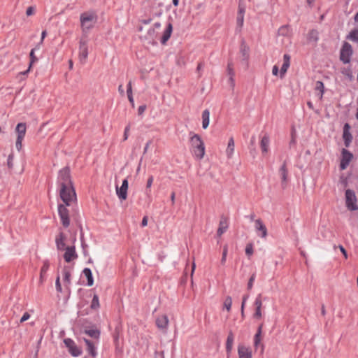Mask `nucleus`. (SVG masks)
I'll list each match as a JSON object with an SVG mask.
<instances>
[{"instance_id":"obj_1","label":"nucleus","mask_w":358,"mask_h":358,"mask_svg":"<svg viewBox=\"0 0 358 358\" xmlns=\"http://www.w3.org/2000/svg\"><path fill=\"white\" fill-rule=\"evenodd\" d=\"M97 18V15L94 11L85 12L80 15V20L83 34H87V32L93 28Z\"/></svg>"},{"instance_id":"obj_2","label":"nucleus","mask_w":358,"mask_h":358,"mask_svg":"<svg viewBox=\"0 0 358 358\" xmlns=\"http://www.w3.org/2000/svg\"><path fill=\"white\" fill-rule=\"evenodd\" d=\"M59 196L67 206H71L73 202H76L77 199L73 185L66 186L64 191L63 187H61Z\"/></svg>"},{"instance_id":"obj_3","label":"nucleus","mask_w":358,"mask_h":358,"mask_svg":"<svg viewBox=\"0 0 358 358\" xmlns=\"http://www.w3.org/2000/svg\"><path fill=\"white\" fill-rule=\"evenodd\" d=\"M190 143L195 156L199 159H202L205 155V146L200 136L198 134H194L191 136Z\"/></svg>"},{"instance_id":"obj_4","label":"nucleus","mask_w":358,"mask_h":358,"mask_svg":"<svg viewBox=\"0 0 358 358\" xmlns=\"http://www.w3.org/2000/svg\"><path fill=\"white\" fill-rule=\"evenodd\" d=\"M87 36L83 34L79 41L78 59L81 64H85L88 57Z\"/></svg>"},{"instance_id":"obj_5","label":"nucleus","mask_w":358,"mask_h":358,"mask_svg":"<svg viewBox=\"0 0 358 358\" xmlns=\"http://www.w3.org/2000/svg\"><path fill=\"white\" fill-rule=\"evenodd\" d=\"M59 180L63 190L66 186L73 185L71 179L70 169L69 167H64L59 171Z\"/></svg>"},{"instance_id":"obj_6","label":"nucleus","mask_w":358,"mask_h":358,"mask_svg":"<svg viewBox=\"0 0 358 358\" xmlns=\"http://www.w3.org/2000/svg\"><path fill=\"white\" fill-rule=\"evenodd\" d=\"M352 45L348 43L345 42L342 46L340 54V59L344 64H348L350 62V57L352 55Z\"/></svg>"},{"instance_id":"obj_7","label":"nucleus","mask_w":358,"mask_h":358,"mask_svg":"<svg viewBox=\"0 0 358 358\" xmlns=\"http://www.w3.org/2000/svg\"><path fill=\"white\" fill-rule=\"evenodd\" d=\"M357 199L355 192L351 189L345 191V203L346 206L350 210H356L358 206L355 204Z\"/></svg>"},{"instance_id":"obj_8","label":"nucleus","mask_w":358,"mask_h":358,"mask_svg":"<svg viewBox=\"0 0 358 358\" xmlns=\"http://www.w3.org/2000/svg\"><path fill=\"white\" fill-rule=\"evenodd\" d=\"M169 320L166 315H159L155 320L157 327L163 333L166 334Z\"/></svg>"},{"instance_id":"obj_9","label":"nucleus","mask_w":358,"mask_h":358,"mask_svg":"<svg viewBox=\"0 0 358 358\" xmlns=\"http://www.w3.org/2000/svg\"><path fill=\"white\" fill-rule=\"evenodd\" d=\"M58 213L63 226L64 227H68L70 224L69 210L64 204H59L58 206Z\"/></svg>"},{"instance_id":"obj_10","label":"nucleus","mask_w":358,"mask_h":358,"mask_svg":"<svg viewBox=\"0 0 358 358\" xmlns=\"http://www.w3.org/2000/svg\"><path fill=\"white\" fill-rule=\"evenodd\" d=\"M64 343L66 348H69V352L73 357H78L81 355L82 350L76 346L74 341L71 338H66Z\"/></svg>"},{"instance_id":"obj_11","label":"nucleus","mask_w":358,"mask_h":358,"mask_svg":"<svg viewBox=\"0 0 358 358\" xmlns=\"http://www.w3.org/2000/svg\"><path fill=\"white\" fill-rule=\"evenodd\" d=\"M352 157L353 155L350 152L344 148L342 150V158L340 164L341 170H345L348 167Z\"/></svg>"},{"instance_id":"obj_12","label":"nucleus","mask_w":358,"mask_h":358,"mask_svg":"<svg viewBox=\"0 0 358 358\" xmlns=\"http://www.w3.org/2000/svg\"><path fill=\"white\" fill-rule=\"evenodd\" d=\"M64 259L66 262L69 263L78 257L74 245L67 246L64 248Z\"/></svg>"},{"instance_id":"obj_13","label":"nucleus","mask_w":358,"mask_h":358,"mask_svg":"<svg viewBox=\"0 0 358 358\" xmlns=\"http://www.w3.org/2000/svg\"><path fill=\"white\" fill-rule=\"evenodd\" d=\"M128 190V180L124 179L122 181V186L119 187L116 186V193L118 197L122 200H125L127 198Z\"/></svg>"},{"instance_id":"obj_14","label":"nucleus","mask_w":358,"mask_h":358,"mask_svg":"<svg viewBox=\"0 0 358 358\" xmlns=\"http://www.w3.org/2000/svg\"><path fill=\"white\" fill-rule=\"evenodd\" d=\"M238 358H252L251 348L244 345H239L238 346Z\"/></svg>"},{"instance_id":"obj_15","label":"nucleus","mask_w":358,"mask_h":358,"mask_svg":"<svg viewBox=\"0 0 358 358\" xmlns=\"http://www.w3.org/2000/svg\"><path fill=\"white\" fill-rule=\"evenodd\" d=\"M66 236L63 232H59V234L56 236L55 243L58 250H64V248H66Z\"/></svg>"},{"instance_id":"obj_16","label":"nucleus","mask_w":358,"mask_h":358,"mask_svg":"<svg viewBox=\"0 0 358 358\" xmlns=\"http://www.w3.org/2000/svg\"><path fill=\"white\" fill-rule=\"evenodd\" d=\"M350 129V124L348 123H346L343 127V134L344 143L346 147H348L350 145V144L352 140V136L349 131Z\"/></svg>"},{"instance_id":"obj_17","label":"nucleus","mask_w":358,"mask_h":358,"mask_svg":"<svg viewBox=\"0 0 358 358\" xmlns=\"http://www.w3.org/2000/svg\"><path fill=\"white\" fill-rule=\"evenodd\" d=\"M83 341L86 344V350L90 355L94 358L97 355L94 343L85 338H83Z\"/></svg>"},{"instance_id":"obj_18","label":"nucleus","mask_w":358,"mask_h":358,"mask_svg":"<svg viewBox=\"0 0 358 358\" xmlns=\"http://www.w3.org/2000/svg\"><path fill=\"white\" fill-rule=\"evenodd\" d=\"M250 48L247 45L245 40H242L240 45V52L242 56V59L248 61L249 59Z\"/></svg>"},{"instance_id":"obj_19","label":"nucleus","mask_w":358,"mask_h":358,"mask_svg":"<svg viewBox=\"0 0 358 358\" xmlns=\"http://www.w3.org/2000/svg\"><path fill=\"white\" fill-rule=\"evenodd\" d=\"M255 229L257 231H261L260 236L262 238H265L267 236V229L262 220L257 219L255 221Z\"/></svg>"},{"instance_id":"obj_20","label":"nucleus","mask_w":358,"mask_h":358,"mask_svg":"<svg viewBox=\"0 0 358 358\" xmlns=\"http://www.w3.org/2000/svg\"><path fill=\"white\" fill-rule=\"evenodd\" d=\"M279 173L281 177V185L282 189H285L287 186V169L286 168V162H285L279 170Z\"/></svg>"},{"instance_id":"obj_21","label":"nucleus","mask_w":358,"mask_h":358,"mask_svg":"<svg viewBox=\"0 0 358 358\" xmlns=\"http://www.w3.org/2000/svg\"><path fill=\"white\" fill-rule=\"evenodd\" d=\"M27 131L26 123H18L15 127V131L17 134V138H23L25 136Z\"/></svg>"},{"instance_id":"obj_22","label":"nucleus","mask_w":358,"mask_h":358,"mask_svg":"<svg viewBox=\"0 0 358 358\" xmlns=\"http://www.w3.org/2000/svg\"><path fill=\"white\" fill-rule=\"evenodd\" d=\"M173 31V26L171 23H169L166 29L164 30L163 35L161 38L162 44L164 45L170 38Z\"/></svg>"},{"instance_id":"obj_23","label":"nucleus","mask_w":358,"mask_h":358,"mask_svg":"<svg viewBox=\"0 0 358 358\" xmlns=\"http://www.w3.org/2000/svg\"><path fill=\"white\" fill-rule=\"evenodd\" d=\"M283 60H284V62H283V64L281 67L280 72V78H282L284 76L285 73L287 72V71L290 65L289 55H288L287 54L284 55Z\"/></svg>"},{"instance_id":"obj_24","label":"nucleus","mask_w":358,"mask_h":358,"mask_svg":"<svg viewBox=\"0 0 358 358\" xmlns=\"http://www.w3.org/2000/svg\"><path fill=\"white\" fill-rule=\"evenodd\" d=\"M235 150L234 141L232 137L229 139L227 148L226 149V155L228 159L232 158Z\"/></svg>"},{"instance_id":"obj_25","label":"nucleus","mask_w":358,"mask_h":358,"mask_svg":"<svg viewBox=\"0 0 358 358\" xmlns=\"http://www.w3.org/2000/svg\"><path fill=\"white\" fill-rule=\"evenodd\" d=\"M307 39L309 43L316 44L319 39V32L315 29L310 30L308 34Z\"/></svg>"},{"instance_id":"obj_26","label":"nucleus","mask_w":358,"mask_h":358,"mask_svg":"<svg viewBox=\"0 0 358 358\" xmlns=\"http://www.w3.org/2000/svg\"><path fill=\"white\" fill-rule=\"evenodd\" d=\"M268 145H269V137L268 135H264L260 143L261 148L263 153H266L268 150Z\"/></svg>"},{"instance_id":"obj_27","label":"nucleus","mask_w":358,"mask_h":358,"mask_svg":"<svg viewBox=\"0 0 358 358\" xmlns=\"http://www.w3.org/2000/svg\"><path fill=\"white\" fill-rule=\"evenodd\" d=\"M233 343H234V334L231 331L229 332L227 342H226V350L228 353H230L232 348H233Z\"/></svg>"},{"instance_id":"obj_28","label":"nucleus","mask_w":358,"mask_h":358,"mask_svg":"<svg viewBox=\"0 0 358 358\" xmlns=\"http://www.w3.org/2000/svg\"><path fill=\"white\" fill-rule=\"evenodd\" d=\"M262 336H254V348L257 350L259 347L261 348V354H263L264 350V345L262 342Z\"/></svg>"},{"instance_id":"obj_29","label":"nucleus","mask_w":358,"mask_h":358,"mask_svg":"<svg viewBox=\"0 0 358 358\" xmlns=\"http://www.w3.org/2000/svg\"><path fill=\"white\" fill-rule=\"evenodd\" d=\"M210 122V112L208 110H204L202 113V127L206 129L209 125Z\"/></svg>"},{"instance_id":"obj_30","label":"nucleus","mask_w":358,"mask_h":358,"mask_svg":"<svg viewBox=\"0 0 358 358\" xmlns=\"http://www.w3.org/2000/svg\"><path fill=\"white\" fill-rule=\"evenodd\" d=\"M84 333L85 334L88 335L89 336H90L94 339H96V340L99 339V336H100V331H99V330H98L96 329H85Z\"/></svg>"},{"instance_id":"obj_31","label":"nucleus","mask_w":358,"mask_h":358,"mask_svg":"<svg viewBox=\"0 0 358 358\" xmlns=\"http://www.w3.org/2000/svg\"><path fill=\"white\" fill-rule=\"evenodd\" d=\"M83 273L87 279V285L92 286L94 284V280H93L92 273L91 270L88 268H85L83 270Z\"/></svg>"},{"instance_id":"obj_32","label":"nucleus","mask_w":358,"mask_h":358,"mask_svg":"<svg viewBox=\"0 0 358 358\" xmlns=\"http://www.w3.org/2000/svg\"><path fill=\"white\" fill-rule=\"evenodd\" d=\"M29 57H30V64H29V68L27 71L22 73L23 75H26L30 71L33 64L34 62H36V61H38V58L35 56V54H34V49H32L31 50V52L29 53Z\"/></svg>"},{"instance_id":"obj_33","label":"nucleus","mask_w":358,"mask_h":358,"mask_svg":"<svg viewBox=\"0 0 358 358\" xmlns=\"http://www.w3.org/2000/svg\"><path fill=\"white\" fill-rule=\"evenodd\" d=\"M315 90L320 92L319 98H320V99H322V96H323L324 92V87L323 83L321 81H317L316 84H315Z\"/></svg>"},{"instance_id":"obj_34","label":"nucleus","mask_w":358,"mask_h":358,"mask_svg":"<svg viewBox=\"0 0 358 358\" xmlns=\"http://www.w3.org/2000/svg\"><path fill=\"white\" fill-rule=\"evenodd\" d=\"M347 39L358 43V29H354L347 36Z\"/></svg>"},{"instance_id":"obj_35","label":"nucleus","mask_w":358,"mask_h":358,"mask_svg":"<svg viewBox=\"0 0 358 358\" xmlns=\"http://www.w3.org/2000/svg\"><path fill=\"white\" fill-rule=\"evenodd\" d=\"M49 262L48 261H45L43 263V265L41 268V275H40V282L42 283L43 282V275L47 272V271L48 270L49 268Z\"/></svg>"},{"instance_id":"obj_36","label":"nucleus","mask_w":358,"mask_h":358,"mask_svg":"<svg viewBox=\"0 0 358 358\" xmlns=\"http://www.w3.org/2000/svg\"><path fill=\"white\" fill-rule=\"evenodd\" d=\"M63 273H64V280L65 282H66L68 285L71 282V272L68 269L66 266H65L63 269Z\"/></svg>"},{"instance_id":"obj_37","label":"nucleus","mask_w":358,"mask_h":358,"mask_svg":"<svg viewBox=\"0 0 358 358\" xmlns=\"http://www.w3.org/2000/svg\"><path fill=\"white\" fill-rule=\"evenodd\" d=\"M99 306H100V304H99V297L96 294H94L93 296L92 301L91 308L94 309V310H96L99 308Z\"/></svg>"},{"instance_id":"obj_38","label":"nucleus","mask_w":358,"mask_h":358,"mask_svg":"<svg viewBox=\"0 0 358 358\" xmlns=\"http://www.w3.org/2000/svg\"><path fill=\"white\" fill-rule=\"evenodd\" d=\"M243 21H244V16L238 15L237 18H236V24H237L236 30L238 32H241V28L243 25Z\"/></svg>"},{"instance_id":"obj_39","label":"nucleus","mask_w":358,"mask_h":358,"mask_svg":"<svg viewBox=\"0 0 358 358\" xmlns=\"http://www.w3.org/2000/svg\"><path fill=\"white\" fill-rule=\"evenodd\" d=\"M227 228V224L225 222L220 221V226H219V228L217 231V236H221L222 234L225 231Z\"/></svg>"},{"instance_id":"obj_40","label":"nucleus","mask_w":358,"mask_h":358,"mask_svg":"<svg viewBox=\"0 0 358 358\" xmlns=\"http://www.w3.org/2000/svg\"><path fill=\"white\" fill-rule=\"evenodd\" d=\"M227 71L229 76H234V64L231 61L228 62Z\"/></svg>"},{"instance_id":"obj_41","label":"nucleus","mask_w":358,"mask_h":358,"mask_svg":"<svg viewBox=\"0 0 358 358\" xmlns=\"http://www.w3.org/2000/svg\"><path fill=\"white\" fill-rule=\"evenodd\" d=\"M232 305V299L231 296H227L224 301V308H225L228 311L231 310V307Z\"/></svg>"},{"instance_id":"obj_42","label":"nucleus","mask_w":358,"mask_h":358,"mask_svg":"<svg viewBox=\"0 0 358 358\" xmlns=\"http://www.w3.org/2000/svg\"><path fill=\"white\" fill-rule=\"evenodd\" d=\"M289 34V27L288 26H282L278 29V34L281 36H287Z\"/></svg>"},{"instance_id":"obj_43","label":"nucleus","mask_w":358,"mask_h":358,"mask_svg":"<svg viewBox=\"0 0 358 358\" xmlns=\"http://www.w3.org/2000/svg\"><path fill=\"white\" fill-rule=\"evenodd\" d=\"M227 251H228L227 245H224L223 247V252H222V259H221V261H220V263L222 265L225 264L226 259H227Z\"/></svg>"},{"instance_id":"obj_44","label":"nucleus","mask_w":358,"mask_h":358,"mask_svg":"<svg viewBox=\"0 0 358 358\" xmlns=\"http://www.w3.org/2000/svg\"><path fill=\"white\" fill-rule=\"evenodd\" d=\"M13 159H14V155L13 153L10 154L8 155V161H7V166L8 167V169H13Z\"/></svg>"},{"instance_id":"obj_45","label":"nucleus","mask_w":358,"mask_h":358,"mask_svg":"<svg viewBox=\"0 0 358 358\" xmlns=\"http://www.w3.org/2000/svg\"><path fill=\"white\" fill-rule=\"evenodd\" d=\"M22 141L23 138H17L15 141V148L17 150V151H20L22 148Z\"/></svg>"},{"instance_id":"obj_46","label":"nucleus","mask_w":358,"mask_h":358,"mask_svg":"<svg viewBox=\"0 0 358 358\" xmlns=\"http://www.w3.org/2000/svg\"><path fill=\"white\" fill-rule=\"evenodd\" d=\"M255 279V274L253 273L248 280V286H247V288L248 290H250L252 288Z\"/></svg>"},{"instance_id":"obj_47","label":"nucleus","mask_w":358,"mask_h":358,"mask_svg":"<svg viewBox=\"0 0 358 358\" xmlns=\"http://www.w3.org/2000/svg\"><path fill=\"white\" fill-rule=\"evenodd\" d=\"M55 286H56V289H57V292H62V285H61V283H60L59 275H58L57 277V278H56Z\"/></svg>"},{"instance_id":"obj_48","label":"nucleus","mask_w":358,"mask_h":358,"mask_svg":"<svg viewBox=\"0 0 358 358\" xmlns=\"http://www.w3.org/2000/svg\"><path fill=\"white\" fill-rule=\"evenodd\" d=\"M255 306L256 308H262V300H261V295H259L256 298L255 301Z\"/></svg>"},{"instance_id":"obj_49","label":"nucleus","mask_w":358,"mask_h":358,"mask_svg":"<svg viewBox=\"0 0 358 358\" xmlns=\"http://www.w3.org/2000/svg\"><path fill=\"white\" fill-rule=\"evenodd\" d=\"M245 253L247 255H251L253 253V248L252 245L251 243H249L247 245L245 248Z\"/></svg>"},{"instance_id":"obj_50","label":"nucleus","mask_w":358,"mask_h":358,"mask_svg":"<svg viewBox=\"0 0 358 358\" xmlns=\"http://www.w3.org/2000/svg\"><path fill=\"white\" fill-rule=\"evenodd\" d=\"M262 315L261 308H256L255 312V313L253 315L254 318H255V319H260L262 317Z\"/></svg>"},{"instance_id":"obj_51","label":"nucleus","mask_w":358,"mask_h":358,"mask_svg":"<svg viewBox=\"0 0 358 358\" xmlns=\"http://www.w3.org/2000/svg\"><path fill=\"white\" fill-rule=\"evenodd\" d=\"M244 13H245V7L243 5H242L241 2L240 1L239 5H238V15L244 16Z\"/></svg>"},{"instance_id":"obj_52","label":"nucleus","mask_w":358,"mask_h":358,"mask_svg":"<svg viewBox=\"0 0 358 358\" xmlns=\"http://www.w3.org/2000/svg\"><path fill=\"white\" fill-rule=\"evenodd\" d=\"M342 73L345 76H348L350 80L352 79V73H351V72H350V71L349 69H344L342 71Z\"/></svg>"},{"instance_id":"obj_53","label":"nucleus","mask_w":358,"mask_h":358,"mask_svg":"<svg viewBox=\"0 0 358 358\" xmlns=\"http://www.w3.org/2000/svg\"><path fill=\"white\" fill-rule=\"evenodd\" d=\"M29 317H30V314L29 313H25L20 320V323H22V322L27 321L28 319H29Z\"/></svg>"},{"instance_id":"obj_54","label":"nucleus","mask_w":358,"mask_h":358,"mask_svg":"<svg viewBox=\"0 0 358 358\" xmlns=\"http://www.w3.org/2000/svg\"><path fill=\"white\" fill-rule=\"evenodd\" d=\"M262 327H263V324L262 323L258 327L257 332L255 336H262Z\"/></svg>"},{"instance_id":"obj_55","label":"nucleus","mask_w":358,"mask_h":358,"mask_svg":"<svg viewBox=\"0 0 358 358\" xmlns=\"http://www.w3.org/2000/svg\"><path fill=\"white\" fill-rule=\"evenodd\" d=\"M129 129H130V126L128 125L125 127L124 129V141H126L127 140L128 138V136H129Z\"/></svg>"},{"instance_id":"obj_56","label":"nucleus","mask_w":358,"mask_h":358,"mask_svg":"<svg viewBox=\"0 0 358 358\" xmlns=\"http://www.w3.org/2000/svg\"><path fill=\"white\" fill-rule=\"evenodd\" d=\"M145 109H146L145 105L140 106L138 109V114L139 115H141L145 112Z\"/></svg>"},{"instance_id":"obj_57","label":"nucleus","mask_w":358,"mask_h":358,"mask_svg":"<svg viewBox=\"0 0 358 358\" xmlns=\"http://www.w3.org/2000/svg\"><path fill=\"white\" fill-rule=\"evenodd\" d=\"M153 182V176H150L147 180L146 188H150Z\"/></svg>"},{"instance_id":"obj_58","label":"nucleus","mask_w":358,"mask_h":358,"mask_svg":"<svg viewBox=\"0 0 358 358\" xmlns=\"http://www.w3.org/2000/svg\"><path fill=\"white\" fill-rule=\"evenodd\" d=\"M247 299H248V296H244L243 298V301H242V304H241V314L243 316L244 315L243 309H244V306H245V301H246Z\"/></svg>"},{"instance_id":"obj_59","label":"nucleus","mask_w":358,"mask_h":358,"mask_svg":"<svg viewBox=\"0 0 358 358\" xmlns=\"http://www.w3.org/2000/svg\"><path fill=\"white\" fill-rule=\"evenodd\" d=\"M127 93V96L132 95V88H131V81L129 82V83H128Z\"/></svg>"},{"instance_id":"obj_60","label":"nucleus","mask_w":358,"mask_h":358,"mask_svg":"<svg viewBox=\"0 0 358 358\" xmlns=\"http://www.w3.org/2000/svg\"><path fill=\"white\" fill-rule=\"evenodd\" d=\"M338 248H339L341 252L343 254L345 258L347 259L348 258V254H347V252H346L345 249L342 245H339Z\"/></svg>"},{"instance_id":"obj_61","label":"nucleus","mask_w":358,"mask_h":358,"mask_svg":"<svg viewBox=\"0 0 358 358\" xmlns=\"http://www.w3.org/2000/svg\"><path fill=\"white\" fill-rule=\"evenodd\" d=\"M34 13V8L30 6L27 9L26 14L27 16L31 15Z\"/></svg>"},{"instance_id":"obj_62","label":"nucleus","mask_w":358,"mask_h":358,"mask_svg":"<svg viewBox=\"0 0 358 358\" xmlns=\"http://www.w3.org/2000/svg\"><path fill=\"white\" fill-rule=\"evenodd\" d=\"M278 71H279V70H278V66H276V65L273 66V69H272L273 75L277 76L278 74Z\"/></svg>"},{"instance_id":"obj_63","label":"nucleus","mask_w":358,"mask_h":358,"mask_svg":"<svg viewBox=\"0 0 358 358\" xmlns=\"http://www.w3.org/2000/svg\"><path fill=\"white\" fill-rule=\"evenodd\" d=\"M202 67H203V63H199L197 66V68H196V71H198L199 73V77H201V74L200 73L201 70L202 69Z\"/></svg>"},{"instance_id":"obj_64","label":"nucleus","mask_w":358,"mask_h":358,"mask_svg":"<svg viewBox=\"0 0 358 358\" xmlns=\"http://www.w3.org/2000/svg\"><path fill=\"white\" fill-rule=\"evenodd\" d=\"M148 224V217L147 216H145L143 220H142V222H141V225L143 227H145L146 225Z\"/></svg>"}]
</instances>
